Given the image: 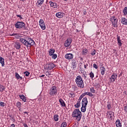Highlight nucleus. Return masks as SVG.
Listing matches in <instances>:
<instances>
[{
  "mask_svg": "<svg viewBox=\"0 0 127 127\" xmlns=\"http://www.w3.org/2000/svg\"><path fill=\"white\" fill-rule=\"evenodd\" d=\"M55 67H56V65L54 64L53 63H49L44 66V68L46 69V70H52V69L55 68Z\"/></svg>",
  "mask_w": 127,
  "mask_h": 127,
  "instance_id": "nucleus-6",
  "label": "nucleus"
},
{
  "mask_svg": "<svg viewBox=\"0 0 127 127\" xmlns=\"http://www.w3.org/2000/svg\"><path fill=\"white\" fill-rule=\"evenodd\" d=\"M20 97V99H21V100H22L23 102H26V99L25 96L24 95H19Z\"/></svg>",
  "mask_w": 127,
  "mask_h": 127,
  "instance_id": "nucleus-26",
  "label": "nucleus"
},
{
  "mask_svg": "<svg viewBox=\"0 0 127 127\" xmlns=\"http://www.w3.org/2000/svg\"><path fill=\"white\" fill-rule=\"evenodd\" d=\"M88 51L89 50H88V49H84L82 50L81 53L82 55H87V54L88 53Z\"/></svg>",
  "mask_w": 127,
  "mask_h": 127,
  "instance_id": "nucleus-25",
  "label": "nucleus"
},
{
  "mask_svg": "<svg viewBox=\"0 0 127 127\" xmlns=\"http://www.w3.org/2000/svg\"><path fill=\"white\" fill-rule=\"evenodd\" d=\"M81 106V103L80 101H77V103L74 105L75 108H80V106Z\"/></svg>",
  "mask_w": 127,
  "mask_h": 127,
  "instance_id": "nucleus-31",
  "label": "nucleus"
},
{
  "mask_svg": "<svg viewBox=\"0 0 127 127\" xmlns=\"http://www.w3.org/2000/svg\"><path fill=\"white\" fill-rule=\"evenodd\" d=\"M118 78V75L116 73H113V74L111 76L110 78L111 82L114 83L116 81V79Z\"/></svg>",
  "mask_w": 127,
  "mask_h": 127,
  "instance_id": "nucleus-11",
  "label": "nucleus"
},
{
  "mask_svg": "<svg viewBox=\"0 0 127 127\" xmlns=\"http://www.w3.org/2000/svg\"><path fill=\"white\" fill-rule=\"evenodd\" d=\"M106 115H109V113H108V112H107Z\"/></svg>",
  "mask_w": 127,
  "mask_h": 127,
  "instance_id": "nucleus-62",
  "label": "nucleus"
},
{
  "mask_svg": "<svg viewBox=\"0 0 127 127\" xmlns=\"http://www.w3.org/2000/svg\"><path fill=\"white\" fill-rule=\"evenodd\" d=\"M10 127H15V125H14V124H12V125H11Z\"/></svg>",
  "mask_w": 127,
  "mask_h": 127,
  "instance_id": "nucleus-55",
  "label": "nucleus"
},
{
  "mask_svg": "<svg viewBox=\"0 0 127 127\" xmlns=\"http://www.w3.org/2000/svg\"><path fill=\"white\" fill-rule=\"evenodd\" d=\"M67 127V123L66 122H63L62 125L61 127Z\"/></svg>",
  "mask_w": 127,
  "mask_h": 127,
  "instance_id": "nucleus-37",
  "label": "nucleus"
},
{
  "mask_svg": "<svg viewBox=\"0 0 127 127\" xmlns=\"http://www.w3.org/2000/svg\"><path fill=\"white\" fill-rule=\"evenodd\" d=\"M84 79H86V78H87V76H86L85 75H84Z\"/></svg>",
  "mask_w": 127,
  "mask_h": 127,
  "instance_id": "nucleus-60",
  "label": "nucleus"
},
{
  "mask_svg": "<svg viewBox=\"0 0 127 127\" xmlns=\"http://www.w3.org/2000/svg\"><path fill=\"white\" fill-rule=\"evenodd\" d=\"M111 104L109 103V102L108 103V105H107V108L108 109V110H111Z\"/></svg>",
  "mask_w": 127,
  "mask_h": 127,
  "instance_id": "nucleus-46",
  "label": "nucleus"
},
{
  "mask_svg": "<svg viewBox=\"0 0 127 127\" xmlns=\"http://www.w3.org/2000/svg\"><path fill=\"white\" fill-rule=\"evenodd\" d=\"M4 90H5V87L3 85L0 84V92L2 93Z\"/></svg>",
  "mask_w": 127,
  "mask_h": 127,
  "instance_id": "nucleus-28",
  "label": "nucleus"
},
{
  "mask_svg": "<svg viewBox=\"0 0 127 127\" xmlns=\"http://www.w3.org/2000/svg\"><path fill=\"white\" fill-rule=\"evenodd\" d=\"M108 113L109 114V116H113L114 117L115 113L112 111H108Z\"/></svg>",
  "mask_w": 127,
  "mask_h": 127,
  "instance_id": "nucleus-40",
  "label": "nucleus"
},
{
  "mask_svg": "<svg viewBox=\"0 0 127 127\" xmlns=\"http://www.w3.org/2000/svg\"><path fill=\"white\" fill-rule=\"evenodd\" d=\"M83 14L84 15H86L87 14V11H86L85 10L83 11Z\"/></svg>",
  "mask_w": 127,
  "mask_h": 127,
  "instance_id": "nucleus-52",
  "label": "nucleus"
},
{
  "mask_svg": "<svg viewBox=\"0 0 127 127\" xmlns=\"http://www.w3.org/2000/svg\"><path fill=\"white\" fill-rule=\"evenodd\" d=\"M82 106H85V107H87V105H88V99L87 97H84L82 101L81 102Z\"/></svg>",
  "mask_w": 127,
  "mask_h": 127,
  "instance_id": "nucleus-10",
  "label": "nucleus"
},
{
  "mask_svg": "<svg viewBox=\"0 0 127 127\" xmlns=\"http://www.w3.org/2000/svg\"><path fill=\"white\" fill-rule=\"evenodd\" d=\"M90 92L91 93H95V92H96V90H95L94 87H92L91 88H90Z\"/></svg>",
  "mask_w": 127,
  "mask_h": 127,
  "instance_id": "nucleus-44",
  "label": "nucleus"
},
{
  "mask_svg": "<svg viewBox=\"0 0 127 127\" xmlns=\"http://www.w3.org/2000/svg\"><path fill=\"white\" fill-rule=\"evenodd\" d=\"M58 117H59V116L58 115H54V121H55L56 122H58V121H59Z\"/></svg>",
  "mask_w": 127,
  "mask_h": 127,
  "instance_id": "nucleus-34",
  "label": "nucleus"
},
{
  "mask_svg": "<svg viewBox=\"0 0 127 127\" xmlns=\"http://www.w3.org/2000/svg\"><path fill=\"white\" fill-rule=\"evenodd\" d=\"M25 26V24L24 22H17L15 24V27L16 28H18L20 29V28H22V27H24Z\"/></svg>",
  "mask_w": 127,
  "mask_h": 127,
  "instance_id": "nucleus-7",
  "label": "nucleus"
},
{
  "mask_svg": "<svg viewBox=\"0 0 127 127\" xmlns=\"http://www.w3.org/2000/svg\"><path fill=\"white\" fill-rule=\"evenodd\" d=\"M65 58L67 60H71L74 58V55L71 53L66 54L65 55Z\"/></svg>",
  "mask_w": 127,
  "mask_h": 127,
  "instance_id": "nucleus-9",
  "label": "nucleus"
},
{
  "mask_svg": "<svg viewBox=\"0 0 127 127\" xmlns=\"http://www.w3.org/2000/svg\"><path fill=\"white\" fill-rule=\"evenodd\" d=\"M83 94L84 96H86V95L89 96V97H93L94 96L92 93L89 92H87Z\"/></svg>",
  "mask_w": 127,
  "mask_h": 127,
  "instance_id": "nucleus-27",
  "label": "nucleus"
},
{
  "mask_svg": "<svg viewBox=\"0 0 127 127\" xmlns=\"http://www.w3.org/2000/svg\"><path fill=\"white\" fill-rule=\"evenodd\" d=\"M125 111H126V112H127V106L125 107Z\"/></svg>",
  "mask_w": 127,
  "mask_h": 127,
  "instance_id": "nucleus-56",
  "label": "nucleus"
},
{
  "mask_svg": "<svg viewBox=\"0 0 127 127\" xmlns=\"http://www.w3.org/2000/svg\"><path fill=\"white\" fill-rule=\"evenodd\" d=\"M24 74H25V76H26V77H28V76L30 75V72H28V71H26L24 72Z\"/></svg>",
  "mask_w": 127,
  "mask_h": 127,
  "instance_id": "nucleus-36",
  "label": "nucleus"
},
{
  "mask_svg": "<svg viewBox=\"0 0 127 127\" xmlns=\"http://www.w3.org/2000/svg\"><path fill=\"white\" fill-rule=\"evenodd\" d=\"M56 16L57 17H58V18H62V17L64 16V13L62 12H59L56 13Z\"/></svg>",
  "mask_w": 127,
  "mask_h": 127,
  "instance_id": "nucleus-12",
  "label": "nucleus"
},
{
  "mask_svg": "<svg viewBox=\"0 0 127 127\" xmlns=\"http://www.w3.org/2000/svg\"><path fill=\"white\" fill-rule=\"evenodd\" d=\"M116 125L117 127H122V124L119 119L116 121Z\"/></svg>",
  "mask_w": 127,
  "mask_h": 127,
  "instance_id": "nucleus-23",
  "label": "nucleus"
},
{
  "mask_svg": "<svg viewBox=\"0 0 127 127\" xmlns=\"http://www.w3.org/2000/svg\"><path fill=\"white\" fill-rule=\"evenodd\" d=\"M10 118L11 120H12V122H13V123L15 122V119H14V117H12V116H10Z\"/></svg>",
  "mask_w": 127,
  "mask_h": 127,
  "instance_id": "nucleus-48",
  "label": "nucleus"
},
{
  "mask_svg": "<svg viewBox=\"0 0 127 127\" xmlns=\"http://www.w3.org/2000/svg\"><path fill=\"white\" fill-rule=\"evenodd\" d=\"M52 58L53 59H56L57 58V54H54L52 55Z\"/></svg>",
  "mask_w": 127,
  "mask_h": 127,
  "instance_id": "nucleus-39",
  "label": "nucleus"
},
{
  "mask_svg": "<svg viewBox=\"0 0 127 127\" xmlns=\"http://www.w3.org/2000/svg\"><path fill=\"white\" fill-rule=\"evenodd\" d=\"M86 108H87V106H85L84 105L82 106L81 111L82 113H85V112H86Z\"/></svg>",
  "mask_w": 127,
  "mask_h": 127,
  "instance_id": "nucleus-30",
  "label": "nucleus"
},
{
  "mask_svg": "<svg viewBox=\"0 0 127 127\" xmlns=\"http://www.w3.org/2000/svg\"><path fill=\"white\" fill-rule=\"evenodd\" d=\"M14 47H15V48L17 50L20 49V43H19V42H15L14 44Z\"/></svg>",
  "mask_w": 127,
  "mask_h": 127,
  "instance_id": "nucleus-15",
  "label": "nucleus"
},
{
  "mask_svg": "<svg viewBox=\"0 0 127 127\" xmlns=\"http://www.w3.org/2000/svg\"><path fill=\"white\" fill-rule=\"evenodd\" d=\"M50 4L51 6H52L54 8H57V7H58V4H57V3L55 2H52V1H50Z\"/></svg>",
  "mask_w": 127,
  "mask_h": 127,
  "instance_id": "nucleus-13",
  "label": "nucleus"
},
{
  "mask_svg": "<svg viewBox=\"0 0 127 127\" xmlns=\"http://www.w3.org/2000/svg\"><path fill=\"white\" fill-rule=\"evenodd\" d=\"M110 21L112 22L113 27H118V21H119V20L116 16H112L110 18Z\"/></svg>",
  "mask_w": 127,
  "mask_h": 127,
  "instance_id": "nucleus-5",
  "label": "nucleus"
},
{
  "mask_svg": "<svg viewBox=\"0 0 127 127\" xmlns=\"http://www.w3.org/2000/svg\"><path fill=\"white\" fill-rule=\"evenodd\" d=\"M82 65L81 64L79 65V68H80L79 70H80V71H82L83 70V68H82Z\"/></svg>",
  "mask_w": 127,
  "mask_h": 127,
  "instance_id": "nucleus-51",
  "label": "nucleus"
},
{
  "mask_svg": "<svg viewBox=\"0 0 127 127\" xmlns=\"http://www.w3.org/2000/svg\"><path fill=\"white\" fill-rule=\"evenodd\" d=\"M121 23L124 25H127V19L125 17H122L121 19Z\"/></svg>",
  "mask_w": 127,
  "mask_h": 127,
  "instance_id": "nucleus-16",
  "label": "nucleus"
},
{
  "mask_svg": "<svg viewBox=\"0 0 127 127\" xmlns=\"http://www.w3.org/2000/svg\"><path fill=\"white\" fill-rule=\"evenodd\" d=\"M16 16L17 17H19L21 19H22V17H21V15H16Z\"/></svg>",
  "mask_w": 127,
  "mask_h": 127,
  "instance_id": "nucleus-53",
  "label": "nucleus"
},
{
  "mask_svg": "<svg viewBox=\"0 0 127 127\" xmlns=\"http://www.w3.org/2000/svg\"><path fill=\"white\" fill-rule=\"evenodd\" d=\"M59 102L62 106V107H66V104H65V102H64V101L62 99H59Z\"/></svg>",
  "mask_w": 127,
  "mask_h": 127,
  "instance_id": "nucleus-21",
  "label": "nucleus"
},
{
  "mask_svg": "<svg viewBox=\"0 0 127 127\" xmlns=\"http://www.w3.org/2000/svg\"><path fill=\"white\" fill-rule=\"evenodd\" d=\"M117 36L118 45L120 47H121V46L123 45V43H122V40H121V37L119 35H117Z\"/></svg>",
  "mask_w": 127,
  "mask_h": 127,
  "instance_id": "nucleus-14",
  "label": "nucleus"
},
{
  "mask_svg": "<svg viewBox=\"0 0 127 127\" xmlns=\"http://www.w3.org/2000/svg\"><path fill=\"white\" fill-rule=\"evenodd\" d=\"M71 66L72 68L75 69L77 67V62L76 61H72Z\"/></svg>",
  "mask_w": 127,
  "mask_h": 127,
  "instance_id": "nucleus-18",
  "label": "nucleus"
},
{
  "mask_svg": "<svg viewBox=\"0 0 127 127\" xmlns=\"http://www.w3.org/2000/svg\"><path fill=\"white\" fill-rule=\"evenodd\" d=\"M0 63L1 64L2 67L4 66V59H3V58H0Z\"/></svg>",
  "mask_w": 127,
  "mask_h": 127,
  "instance_id": "nucleus-24",
  "label": "nucleus"
},
{
  "mask_svg": "<svg viewBox=\"0 0 127 127\" xmlns=\"http://www.w3.org/2000/svg\"><path fill=\"white\" fill-rule=\"evenodd\" d=\"M76 32H79V31L78 30V29H76Z\"/></svg>",
  "mask_w": 127,
  "mask_h": 127,
  "instance_id": "nucleus-61",
  "label": "nucleus"
},
{
  "mask_svg": "<svg viewBox=\"0 0 127 127\" xmlns=\"http://www.w3.org/2000/svg\"><path fill=\"white\" fill-rule=\"evenodd\" d=\"M44 2V0H38L37 3L39 5H42V3Z\"/></svg>",
  "mask_w": 127,
  "mask_h": 127,
  "instance_id": "nucleus-32",
  "label": "nucleus"
},
{
  "mask_svg": "<svg viewBox=\"0 0 127 127\" xmlns=\"http://www.w3.org/2000/svg\"><path fill=\"white\" fill-rule=\"evenodd\" d=\"M49 75H50V73H49Z\"/></svg>",
  "mask_w": 127,
  "mask_h": 127,
  "instance_id": "nucleus-64",
  "label": "nucleus"
},
{
  "mask_svg": "<svg viewBox=\"0 0 127 127\" xmlns=\"http://www.w3.org/2000/svg\"><path fill=\"white\" fill-rule=\"evenodd\" d=\"M72 118H75L77 122H80L82 118V112L79 109H75L72 112Z\"/></svg>",
  "mask_w": 127,
  "mask_h": 127,
  "instance_id": "nucleus-2",
  "label": "nucleus"
},
{
  "mask_svg": "<svg viewBox=\"0 0 127 127\" xmlns=\"http://www.w3.org/2000/svg\"><path fill=\"white\" fill-rule=\"evenodd\" d=\"M113 119H114V116L113 115L110 116V119L113 120Z\"/></svg>",
  "mask_w": 127,
  "mask_h": 127,
  "instance_id": "nucleus-57",
  "label": "nucleus"
},
{
  "mask_svg": "<svg viewBox=\"0 0 127 127\" xmlns=\"http://www.w3.org/2000/svg\"><path fill=\"white\" fill-rule=\"evenodd\" d=\"M75 82L78 88H80L81 89L84 88V81L81 76L78 75L76 77Z\"/></svg>",
  "mask_w": 127,
  "mask_h": 127,
  "instance_id": "nucleus-3",
  "label": "nucleus"
},
{
  "mask_svg": "<svg viewBox=\"0 0 127 127\" xmlns=\"http://www.w3.org/2000/svg\"><path fill=\"white\" fill-rule=\"evenodd\" d=\"M57 87L55 86L52 87L49 90V95L52 96H56L57 95Z\"/></svg>",
  "mask_w": 127,
  "mask_h": 127,
  "instance_id": "nucleus-4",
  "label": "nucleus"
},
{
  "mask_svg": "<svg viewBox=\"0 0 127 127\" xmlns=\"http://www.w3.org/2000/svg\"><path fill=\"white\" fill-rule=\"evenodd\" d=\"M45 75H44V74L39 76L40 77H45Z\"/></svg>",
  "mask_w": 127,
  "mask_h": 127,
  "instance_id": "nucleus-58",
  "label": "nucleus"
},
{
  "mask_svg": "<svg viewBox=\"0 0 127 127\" xmlns=\"http://www.w3.org/2000/svg\"><path fill=\"white\" fill-rule=\"evenodd\" d=\"M65 0V1H66V0Z\"/></svg>",
  "mask_w": 127,
  "mask_h": 127,
  "instance_id": "nucleus-63",
  "label": "nucleus"
},
{
  "mask_svg": "<svg viewBox=\"0 0 127 127\" xmlns=\"http://www.w3.org/2000/svg\"><path fill=\"white\" fill-rule=\"evenodd\" d=\"M15 78L17 80H19V79H20V80H22V79H23V77H22V76H20V75H19V74L17 72H15Z\"/></svg>",
  "mask_w": 127,
  "mask_h": 127,
  "instance_id": "nucleus-20",
  "label": "nucleus"
},
{
  "mask_svg": "<svg viewBox=\"0 0 127 127\" xmlns=\"http://www.w3.org/2000/svg\"><path fill=\"white\" fill-rule=\"evenodd\" d=\"M124 13V15H127V7H125L124 9H123V11Z\"/></svg>",
  "mask_w": 127,
  "mask_h": 127,
  "instance_id": "nucleus-33",
  "label": "nucleus"
},
{
  "mask_svg": "<svg viewBox=\"0 0 127 127\" xmlns=\"http://www.w3.org/2000/svg\"><path fill=\"white\" fill-rule=\"evenodd\" d=\"M93 67L95 68V69H98V65H97L96 64H94Z\"/></svg>",
  "mask_w": 127,
  "mask_h": 127,
  "instance_id": "nucleus-49",
  "label": "nucleus"
},
{
  "mask_svg": "<svg viewBox=\"0 0 127 127\" xmlns=\"http://www.w3.org/2000/svg\"><path fill=\"white\" fill-rule=\"evenodd\" d=\"M45 23H44V21L43 20V19H41L39 21V24H44Z\"/></svg>",
  "mask_w": 127,
  "mask_h": 127,
  "instance_id": "nucleus-41",
  "label": "nucleus"
},
{
  "mask_svg": "<svg viewBox=\"0 0 127 127\" xmlns=\"http://www.w3.org/2000/svg\"><path fill=\"white\" fill-rule=\"evenodd\" d=\"M23 126H24V127H28V126H27V124H24L23 125Z\"/></svg>",
  "mask_w": 127,
  "mask_h": 127,
  "instance_id": "nucleus-54",
  "label": "nucleus"
},
{
  "mask_svg": "<svg viewBox=\"0 0 127 127\" xmlns=\"http://www.w3.org/2000/svg\"><path fill=\"white\" fill-rule=\"evenodd\" d=\"M11 36H14L16 39H19V38L21 37L20 34L17 33H13L12 35H11Z\"/></svg>",
  "mask_w": 127,
  "mask_h": 127,
  "instance_id": "nucleus-17",
  "label": "nucleus"
},
{
  "mask_svg": "<svg viewBox=\"0 0 127 127\" xmlns=\"http://www.w3.org/2000/svg\"><path fill=\"white\" fill-rule=\"evenodd\" d=\"M71 98H75V94L74 93H69Z\"/></svg>",
  "mask_w": 127,
  "mask_h": 127,
  "instance_id": "nucleus-45",
  "label": "nucleus"
},
{
  "mask_svg": "<svg viewBox=\"0 0 127 127\" xmlns=\"http://www.w3.org/2000/svg\"><path fill=\"white\" fill-rule=\"evenodd\" d=\"M72 43V39L68 38L65 42L64 46L65 47H69Z\"/></svg>",
  "mask_w": 127,
  "mask_h": 127,
  "instance_id": "nucleus-8",
  "label": "nucleus"
},
{
  "mask_svg": "<svg viewBox=\"0 0 127 127\" xmlns=\"http://www.w3.org/2000/svg\"><path fill=\"white\" fill-rule=\"evenodd\" d=\"M40 26L43 30H45V29H46V26H45V23L40 24Z\"/></svg>",
  "mask_w": 127,
  "mask_h": 127,
  "instance_id": "nucleus-29",
  "label": "nucleus"
},
{
  "mask_svg": "<svg viewBox=\"0 0 127 127\" xmlns=\"http://www.w3.org/2000/svg\"><path fill=\"white\" fill-rule=\"evenodd\" d=\"M55 53V50L53 49H50L49 51V55L50 56H52L53 54Z\"/></svg>",
  "mask_w": 127,
  "mask_h": 127,
  "instance_id": "nucleus-19",
  "label": "nucleus"
},
{
  "mask_svg": "<svg viewBox=\"0 0 127 127\" xmlns=\"http://www.w3.org/2000/svg\"><path fill=\"white\" fill-rule=\"evenodd\" d=\"M100 71L102 75L105 74V72H106V68L104 66H102L100 67Z\"/></svg>",
  "mask_w": 127,
  "mask_h": 127,
  "instance_id": "nucleus-22",
  "label": "nucleus"
},
{
  "mask_svg": "<svg viewBox=\"0 0 127 127\" xmlns=\"http://www.w3.org/2000/svg\"><path fill=\"white\" fill-rule=\"evenodd\" d=\"M16 106L17 108H20V107H21V103H20V102H17L16 104Z\"/></svg>",
  "mask_w": 127,
  "mask_h": 127,
  "instance_id": "nucleus-43",
  "label": "nucleus"
},
{
  "mask_svg": "<svg viewBox=\"0 0 127 127\" xmlns=\"http://www.w3.org/2000/svg\"><path fill=\"white\" fill-rule=\"evenodd\" d=\"M0 107H4V106H5V103L2 102H0Z\"/></svg>",
  "mask_w": 127,
  "mask_h": 127,
  "instance_id": "nucleus-42",
  "label": "nucleus"
},
{
  "mask_svg": "<svg viewBox=\"0 0 127 127\" xmlns=\"http://www.w3.org/2000/svg\"><path fill=\"white\" fill-rule=\"evenodd\" d=\"M89 75L90 78H91L92 79H93V78H94V77H95V75L94 74V73H93V72H91L89 73Z\"/></svg>",
  "mask_w": 127,
  "mask_h": 127,
  "instance_id": "nucleus-38",
  "label": "nucleus"
},
{
  "mask_svg": "<svg viewBox=\"0 0 127 127\" xmlns=\"http://www.w3.org/2000/svg\"><path fill=\"white\" fill-rule=\"evenodd\" d=\"M96 54V50H94L92 53H91V55H92V56H94V55H95Z\"/></svg>",
  "mask_w": 127,
  "mask_h": 127,
  "instance_id": "nucleus-47",
  "label": "nucleus"
},
{
  "mask_svg": "<svg viewBox=\"0 0 127 127\" xmlns=\"http://www.w3.org/2000/svg\"><path fill=\"white\" fill-rule=\"evenodd\" d=\"M84 97H85V96H84V94H82L80 96L77 102H79V103H80V102H81V100H82V99H83V98H84Z\"/></svg>",
  "mask_w": 127,
  "mask_h": 127,
  "instance_id": "nucleus-35",
  "label": "nucleus"
},
{
  "mask_svg": "<svg viewBox=\"0 0 127 127\" xmlns=\"http://www.w3.org/2000/svg\"><path fill=\"white\" fill-rule=\"evenodd\" d=\"M19 41L21 43H22L24 46H26L27 48H28V47L30 48L31 46H33V45L35 44V42L31 38L26 40L25 39L20 38Z\"/></svg>",
  "mask_w": 127,
  "mask_h": 127,
  "instance_id": "nucleus-1",
  "label": "nucleus"
},
{
  "mask_svg": "<svg viewBox=\"0 0 127 127\" xmlns=\"http://www.w3.org/2000/svg\"><path fill=\"white\" fill-rule=\"evenodd\" d=\"M24 114H27V115H28V113L26 111L24 112Z\"/></svg>",
  "mask_w": 127,
  "mask_h": 127,
  "instance_id": "nucleus-59",
  "label": "nucleus"
},
{
  "mask_svg": "<svg viewBox=\"0 0 127 127\" xmlns=\"http://www.w3.org/2000/svg\"><path fill=\"white\" fill-rule=\"evenodd\" d=\"M89 66V64H84V68L85 69H88V67Z\"/></svg>",
  "mask_w": 127,
  "mask_h": 127,
  "instance_id": "nucleus-50",
  "label": "nucleus"
}]
</instances>
